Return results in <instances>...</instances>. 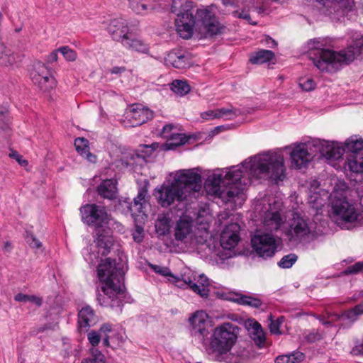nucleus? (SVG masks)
<instances>
[{"label": "nucleus", "mask_w": 363, "mask_h": 363, "mask_svg": "<svg viewBox=\"0 0 363 363\" xmlns=\"http://www.w3.org/2000/svg\"><path fill=\"white\" fill-rule=\"evenodd\" d=\"M125 68L124 67H113L110 72L111 74H120L125 72Z\"/></svg>", "instance_id": "nucleus-63"}, {"label": "nucleus", "mask_w": 363, "mask_h": 363, "mask_svg": "<svg viewBox=\"0 0 363 363\" xmlns=\"http://www.w3.org/2000/svg\"><path fill=\"white\" fill-rule=\"evenodd\" d=\"M164 63L177 69H184L191 65L189 54L181 50L170 51L164 58Z\"/></svg>", "instance_id": "nucleus-21"}, {"label": "nucleus", "mask_w": 363, "mask_h": 363, "mask_svg": "<svg viewBox=\"0 0 363 363\" xmlns=\"http://www.w3.org/2000/svg\"><path fill=\"white\" fill-rule=\"evenodd\" d=\"M9 155L11 158L14 159L22 167H26L28 164V161L16 151H11Z\"/></svg>", "instance_id": "nucleus-55"}, {"label": "nucleus", "mask_w": 363, "mask_h": 363, "mask_svg": "<svg viewBox=\"0 0 363 363\" xmlns=\"http://www.w3.org/2000/svg\"><path fill=\"white\" fill-rule=\"evenodd\" d=\"M262 42L270 48H276L277 45V43L269 36L265 37Z\"/></svg>", "instance_id": "nucleus-61"}, {"label": "nucleus", "mask_w": 363, "mask_h": 363, "mask_svg": "<svg viewBox=\"0 0 363 363\" xmlns=\"http://www.w3.org/2000/svg\"><path fill=\"white\" fill-rule=\"evenodd\" d=\"M27 242L30 247L36 250V252H43L44 248L42 242L37 239L33 235H30L27 237Z\"/></svg>", "instance_id": "nucleus-51"}, {"label": "nucleus", "mask_w": 363, "mask_h": 363, "mask_svg": "<svg viewBox=\"0 0 363 363\" xmlns=\"http://www.w3.org/2000/svg\"><path fill=\"white\" fill-rule=\"evenodd\" d=\"M345 167L354 173H363V154L348 155L345 162Z\"/></svg>", "instance_id": "nucleus-36"}, {"label": "nucleus", "mask_w": 363, "mask_h": 363, "mask_svg": "<svg viewBox=\"0 0 363 363\" xmlns=\"http://www.w3.org/2000/svg\"><path fill=\"white\" fill-rule=\"evenodd\" d=\"M82 220L88 225L96 228V238L93 244L83 251L84 259L90 262H94L97 256L92 257L91 252L93 248L99 247L102 255H106L113 245V237L105 228H108L111 224V217L104 207L96 204H86L80 208ZM100 251H99V253Z\"/></svg>", "instance_id": "nucleus-3"}, {"label": "nucleus", "mask_w": 363, "mask_h": 363, "mask_svg": "<svg viewBox=\"0 0 363 363\" xmlns=\"http://www.w3.org/2000/svg\"><path fill=\"white\" fill-rule=\"evenodd\" d=\"M317 1L330 10V12L333 11L335 13L342 15L352 11L354 7L353 0H317Z\"/></svg>", "instance_id": "nucleus-24"}, {"label": "nucleus", "mask_w": 363, "mask_h": 363, "mask_svg": "<svg viewBox=\"0 0 363 363\" xmlns=\"http://www.w3.org/2000/svg\"><path fill=\"white\" fill-rule=\"evenodd\" d=\"M315 224L308 218L295 215L284 235L292 242H308L315 238Z\"/></svg>", "instance_id": "nucleus-10"}, {"label": "nucleus", "mask_w": 363, "mask_h": 363, "mask_svg": "<svg viewBox=\"0 0 363 363\" xmlns=\"http://www.w3.org/2000/svg\"><path fill=\"white\" fill-rule=\"evenodd\" d=\"M303 353L296 351L291 354L281 355L276 358V363H300L304 359Z\"/></svg>", "instance_id": "nucleus-40"}, {"label": "nucleus", "mask_w": 363, "mask_h": 363, "mask_svg": "<svg viewBox=\"0 0 363 363\" xmlns=\"http://www.w3.org/2000/svg\"><path fill=\"white\" fill-rule=\"evenodd\" d=\"M74 146L80 155H82V152L89 150L88 141L83 138H77L74 141Z\"/></svg>", "instance_id": "nucleus-52"}, {"label": "nucleus", "mask_w": 363, "mask_h": 363, "mask_svg": "<svg viewBox=\"0 0 363 363\" xmlns=\"http://www.w3.org/2000/svg\"><path fill=\"white\" fill-rule=\"evenodd\" d=\"M130 165H132V163L130 162V161H128L127 160H125L123 158L120 160L118 162V164H117L118 167H128Z\"/></svg>", "instance_id": "nucleus-64"}, {"label": "nucleus", "mask_w": 363, "mask_h": 363, "mask_svg": "<svg viewBox=\"0 0 363 363\" xmlns=\"http://www.w3.org/2000/svg\"><path fill=\"white\" fill-rule=\"evenodd\" d=\"M195 16L196 28L204 38L220 33L221 27L213 6H202L198 9L195 6Z\"/></svg>", "instance_id": "nucleus-11"}, {"label": "nucleus", "mask_w": 363, "mask_h": 363, "mask_svg": "<svg viewBox=\"0 0 363 363\" xmlns=\"http://www.w3.org/2000/svg\"><path fill=\"white\" fill-rule=\"evenodd\" d=\"M6 112V111L4 108H0V129L2 130H4L8 127Z\"/></svg>", "instance_id": "nucleus-57"}, {"label": "nucleus", "mask_w": 363, "mask_h": 363, "mask_svg": "<svg viewBox=\"0 0 363 363\" xmlns=\"http://www.w3.org/2000/svg\"><path fill=\"white\" fill-rule=\"evenodd\" d=\"M363 269V262H357L354 264L348 267L344 272L345 274H356Z\"/></svg>", "instance_id": "nucleus-54"}, {"label": "nucleus", "mask_w": 363, "mask_h": 363, "mask_svg": "<svg viewBox=\"0 0 363 363\" xmlns=\"http://www.w3.org/2000/svg\"><path fill=\"white\" fill-rule=\"evenodd\" d=\"M112 332L111 325L109 324H104L98 332L92 330L88 334V340L91 345V347H96L103 339L104 345L106 347L110 346L108 333Z\"/></svg>", "instance_id": "nucleus-26"}, {"label": "nucleus", "mask_w": 363, "mask_h": 363, "mask_svg": "<svg viewBox=\"0 0 363 363\" xmlns=\"http://www.w3.org/2000/svg\"><path fill=\"white\" fill-rule=\"evenodd\" d=\"M307 45L309 50L316 51L313 58V64L322 72L335 73L344 65L351 62L354 57V54L346 55L325 48V43L320 38L311 39Z\"/></svg>", "instance_id": "nucleus-5"}, {"label": "nucleus", "mask_w": 363, "mask_h": 363, "mask_svg": "<svg viewBox=\"0 0 363 363\" xmlns=\"http://www.w3.org/2000/svg\"><path fill=\"white\" fill-rule=\"evenodd\" d=\"M320 143V147H317V153L328 160H338L345 152L343 143L336 141H327L315 139Z\"/></svg>", "instance_id": "nucleus-17"}, {"label": "nucleus", "mask_w": 363, "mask_h": 363, "mask_svg": "<svg viewBox=\"0 0 363 363\" xmlns=\"http://www.w3.org/2000/svg\"><path fill=\"white\" fill-rule=\"evenodd\" d=\"M143 229L140 226H136L134 233H133V239L137 242H140L143 240Z\"/></svg>", "instance_id": "nucleus-58"}, {"label": "nucleus", "mask_w": 363, "mask_h": 363, "mask_svg": "<svg viewBox=\"0 0 363 363\" xmlns=\"http://www.w3.org/2000/svg\"><path fill=\"white\" fill-rule=\"evenodd\" d=\"M155 228L160 235L167 233L170 228V220L166 216H160L156 220Z\"/></svg>", "instance_id": "nucleus-42"}, {"label": "nucleus", "mask_w": 363, "mask_h": 363, "mask_svg": "<svg viewBox=\"0 0 363 363\" xmlns=\"http://www.w3.org/2000/svg\"><path fill=\"white\" fill-rule=\"evenodd\" d=\"M236 116V111L233 108L209 109L201 113V117L205 121H210L220 118L231 120Z\"/></svg>", "instance_id": "nucleus-29"}, {"label": "nucleus", "mask_w": 363, "mask_h": 363, "mask_svg": "<svg viewBox=\"0 0 363 363\" xmlns=\"http://www.w3.org/2000/svg\"><path fill=\"white\" fill-rule=\"evenodd\" d=\"M96 317L89 306L82 308L79 312V325L80 328H87L96 323Z\"/></svg>", "instance_id": "nucleus-34"}, {"label": "nucleus", "mask_w": 363, "mask_h": 363, "mask_svg": "<svg viewBox=\"0 0 363 363\" xmlns=\"http://www.w3.org/2000/svg\"><path fill=\"white\" fill-rule=\"evenodd\" d=\"M123 45L127 48L131 49L140 52H147L148 46L143 40L134 37L131 33V35H128L121 43Z\"/></svg>", "instance_id": "nucleus-35"}, {"label": "nucleus", "mask_w": 363, "mask_h": 363, "mask_svg": "<svg viewBox=\"0 0 363 363\" xmlns=\"http://www.w3.org/2000/svg\"><path fill=\"white\" fill-rule=\"evenodd\" d=\"M150 267L156 273L168 277L169 280L172 281V282H174L175 284H178V282H180V279L175 277L172 272H170L169 269L166 267H162L160 265L156 264H150Z\"/></svg>", "instance_id": "nucleus-45"}, {"label": "nucleus", "mask_w": 363, "mask_h": 363, "mask_svg": "<svg viewBox=\"0 0 363 363\" xmlns=\"http://www.w3.org/2000/svg\"><path fill=\"white\" fill-rule=\"evenodd\" d=\"M14 300L18 302L23 303H30L33 305L39 307L42 305L43 301L42 298L34 295H27L21 293L17 294L14 296Z\"/></svg>", "instance_id": "nucleus-43"}, {"label": "nucleus", "mask_w": 363, "mask_h": 363, "mask_svg": "<svg viewBox=\"0 0 363 363\" xmlns=\"http://www.w3.org/2000/svg\"><path fill=\"white\" fill-rule=\"evenodd\" d=\"M263 214L262 224L265 230L277 231L281 230L284 233L286 216L283 211V204L280 201L274 198L264 199L260 203Z\"/></svg>", "instance_id": "nucleus-9"}, {"label": "nucleus", "mask_w": 363, "mask_h": 363, "mask_svg": "<svg viewBox=\"0 0 363 363\" xmlns=\"http://www.w3.org/2000/svg\"><path fill=\"white\" fill-rule=\"evenodd\" d=\"M345 152L349 155H357L363 154V138L354 135L349 137L343 143Z\"/></svg>", "instance_id": "nucleus-31"}, {"label": "nucleus", "mask_w": 363, "mask_h": 363, "mask_svg": "<svg viewBox=\"0 0 363 363\" xmlns=\"http://www.w3.org/2000/svg\"><path fill=\"white\" fill-rule=\"evenodd\" d=\"M217 294L218 296L223 299L237 302L242 305H248L254 308H259L262 304V302L259 299L255 298L248 296L225 292H218Z\"/></svg>", "instance_id": "nucleus-27"}, {"label": "nucleus", "mask_w": 363, "mask_h": 363, "mask_svg": "<svg viewBox=\"0 0 363 363\" xmlns=\"http://www.w3.org/2000/svg\"><path fill=\"white\" fill-rule=\"evenodd\" d=\"M363 313V303L356 306L354 308L342 313L341 315L337 313H328V321L320 320L323 325L330 324L334 320H342L347 323H352L356 320L359 315Z\"/></svg>", "instance_id": "nucleus-23"}, {"label": "nucleus", "mask_w": 363, "mask_h": 363, "mask_svg": "<svg viewBox=\"0 0 363 363\" xmlns=\"http://www.w3.org/2000/svg\"><path fill=\"white\" fill-rule=\"evenodd\" d=\"M320 143L313 139L295 143L277 150H269L250 157L240 164L213 170L205 182L207 191L224 201L239 197L252 178L282 181L286 177L283 150L288 151L291 167H306L318 155Z\"/></svg>", "instance_id": "nucleus-1"}, {"label": "nucleus", "mask_w": 363, "mask_h": 363, "mask_svg": "<svg viewBox=\"0 0 363 363\" xmlns=\"http://www.w3.org/2000/svg\"><path fill=\"white\" fill-rule=\"evenodd\" d=\"M363 47V38L357 39L354 45H350L347 50L337 51L338 52H343L346 55L354 54V57L351 60L352 62L355 57L360 54L361 48Z\"/></svg>", "instance_id": "nucleus-46"}, {"label": "nucleus", "mask_w": 363, "mask_h": 363, "mask_svg": "<svg viewBox=\"0 0 363 363\" xmlns=\"http://www.w3.org/2000/svg\"><path fill=\"white\" fill-rule=\"evenodd\" d=\"M14 57L9 54V51L0 43V65L7 66L13 64Z\"/></svg>", "instance_id": "nucleus-47"}, {"label": "nucleus", "mask_w": 363, "mask_h": 363, "mask_svg": "<svg viewBox=\"0 0 363 363\" xmlns=\"http://www.w3.org/2000/svg\"><path fill=\"white\" fill-rule=\"evenodd\" d=\"M107 30L113 40L121 43L129 35H131L128 22L123 18L111 20L107 27Z\"/></svg>", "instance_id": "nucleus-20"}, {"label": "nucleus", "mask_w": 363, "mask_h": 363, "mask_svg": "<svg viewBox=\"0 0 363 363\" xmlns=\"http://www.w3.org/2000/svg\"><path fill=\"white\" fill-rule=\"evenodd\" d=\"M299 86L306 91H310L315 88L316 84L311 78H301L298 82Z\"/></svg>", "instance_id": "nucleus-50"}, {"label": "nucleus", "mask_w": 363, "mask_h": 363, "mask_svg": "<svg viewBox=\"0 0 363 363\" xmlns=\"http://www.w3.org/2000/svg\"><path fill=\"white\" fill-rule=\"evenodd\" d=\"M245 325L250 336L257 345H262L265 341V335L261 325L253 319L245 321Z\"/></svg>", "instance_id": "nucleus-30"}, {"label": "nucleus", "mask_w": 363, "mask_h": 363, "mask_svg": "<svg viewBox=\"0 0 363 363\" xmlns=\"http://www.w3.org/2000/svg\"><path fill=\"white\" fill-rule=\"evenodd\" d=\"M171 11L177 14L175 27L177 33L184 39L191 38L196 28L195 4L190 1L173 0Z\"/></svg>", "instance_id": "nucleus-6"}, {"label": "nucleus", "mask_w": 363, "mask_h": 363, "mask_svg": "<svg viewBox=\"0 0 363 363\" xmlns=\"http://www.w3.org/2000/svg\"><path fill=\"white\" fill-rule=\"evenodd\" d=\"M319 182L317 180H313L308 186V203L312 208L317 210L324 206L325 201L329 198L328 192L319 188Z\"/></svg>", "instance_id": "nucleus-19"}, {"label": "nucleus", "mask_w": 363, "mask_h": 363, "mask_svg": "<svg viewBox=\"0 0 363 363\" xmlns=\"http://www.w3.org/2000/svg\"><path fill=\"white\" fill-rule=\"evenodd\" d=\"M83 157L87 160L89 162L91 163H95L96 162V157L94 154L91 153L89 150L86 151L82 152L81 155Z\"/></svg>", "instance_id": "nucleus-60"}, {"label": "nucleus", "mask_w": 363, "mask_h": 363, "mask_svg": "<svg viewBox=\"0 0 363 363\" xmlns=\"http://www.w3.org/2000/svg\"><path fill=\"white\" fill-rule=\"evenodd\" d=\"M240 225L233 223L227 225L221 233L220 243L225 250L233 249L240 241Z\"/></svg>", "instance_id": "nucleus-18"}, {"label": "nucleus", "mask_w": 363, "mask_h": 363, "mask_svg": "<svg viewBox=\"0 0 363 363\" xmlns=\"http://www.w3.org/2000/svg\"><path fill=\"white\" fill-rule=\"evenodd\" d=\"M171 89L174 93L183 96L190 91V86L186 81L174 80L171 84Z\"/></svg>", "instance_id": "nucleus-44"}, {"label": "nucleus", "mask_w": 363, "mask_h": 363, "mask_svg": "<svg viewBox=\"0 0 363 363\" xmlns=\"http://www.w3.org/2000/svg\"><path fill=\"white\" fill-rule=\"evenodd\" d=\"M280 240L268 233L257 232L251 239L252 247L262 257H271L277 250Z\"/></svg>", "instance_id": "nucleus-13"}, {"label": "nucleus", "mask_w": 363, "mask_h": 363, "mask_svg": "<svg viewBox=\"0 0 363 363\" xmlns=\"http://www.w3.org/2000/svg\"><path fill=\"white\" fill-rule=\"evenodd\" d=\"M239 333L240 328L231 323L216 326L211 337L209 350L217 355L227 353L235 344Z\"/></svg>", "instance_id": "nucleus-7"}, {"label": "nucleus", "mask_w": 363, "mask_h": 363, "mask_svg": "<svg viewBox=\"0 0 363 363\" xmlns=\"http://www.w3.org/2000/svg\"><path fill=\"white\" fill-rule=\"evenodd\" d=\"M159 147H160L161 149H162V145H160L159 143H154L150 145H145V150L144 151L146 154L147 155H151L152 152L154 151V150H156L157 149H158Z\"/></svg>", "instance_id": "nucleus-59"}, {"label": "nucleus", "mask_w": 363, "mask_h": 363, "mask_svg": "<svg viewBox=\"0 0 363 363\" xmlns=\"http://www.w3.org/2000/svg\"><path fill=\"white\" fill-rule=\"evenodd\" d=\"M192 218L186 214L177 221L174 227V238L177 240H184L192 231Z\"/></svg>", "instance_id": "nucleus-25"}, {"label": "nucleus", "mask_w": 363, "mask_h": 363, "mask_svg": "<svg viewBox=\"0 0 363 363\" xmlns=\"http://www.w3.org/2000/svg\"><path fill=\"white\" fill-rule=\"evenodd\" d=\"M81 363H106V357L96 347H91L89 356L83 359Z\"/></svg>", "instance_id": "nucleus-41"}, {"label": "nucleus", "mask_w": 363, "mask_h": 363, "mask_svg": "<svg viewBox=\"0 0 363 363\" xmlns=\"http://www.w3.org/2000/svg\"><path fill=\"white\" fill-rule=\"evenodd\" d=\"M67 61H74L77 59V53L74 50L67 46H63L57 50Z\"/></svg>", "instance_id": "nucleus-49"}, {"label": "nucleus", "mask_w": 363, "mask_h": 363, "mask_svg": "<svg viewBox=\"0 0 363 363\" xmlns=\"http://www.w3.org/2000/svg\"><path fill=\"white\" fill-rule=\"evenodd\" d=\"M352 353L354 355L363 354V342L362 344L355 346L352 349Z\"/></svg>", "instance_id": "nucleus-62"}, {"label": "nucleus", "mask_w": 363, "mask_h": 363, "mask_svg": "<svg viewBox=\"0 0 363 363\" xmlns=\"http://www.w3.org/2000/svg\"><path fill=\"white\" fill-rule=\"evenodd\" d=\"M176 128L171 124L166 125L163 127L162 131V136L164 138L167 139L172 133H175Z\"/></svg>", "instance_id": "nucleus-56"}, {"label": "nucleus", "mask_w": 363, "mask_h": 363, "mask_svg": "<svg viewBox=\"0 0 363 363\" xmlns=\"http://www.w3.org/2000/svg\"><path fill=\"white\" fill-rule=\"evenodd\" d=\"M191 333L201 342H203L208 334V315L206 311L201 310L193 313L189 318Z\"/></svg>", "instance_id": "nucleus-14"}, {"label": "nucleus", "mask_w": 363, "mask_h": 363, "mask_svg": "<svg viewBox=\"0 0 363 363\" xmlns=\"http://www.w3.org/2000/svg\"><path fill=\"white\" fill-rule=\"evenodd\" d=\"M363 203V195L361 198ZM332 216L338 225L363 224V211L359 204L345 199H338L332 203Z\"/></svg>", "instance_id": "nucleus-8"}, {"label": "nucleus", "mask_w": 363, "mask_h": 363, "mask_svg": "<svg viewBox=\"0 0 363 363\" xmlns=\"http://www.w3.org/2000/svg\"><path fill=\"white\" fill-rule=\"evenodd\" d=\"M297 256L295 254H289L283 257L279 262V266L284 269L290 268L296 262Z\"/></svg>", "instance_id": "nucleus-48"}, {"label": "nucleus", "mask_w": 363, "mask_h": 363, "mask_svg": "<svg viewBox=\"0 0 363 363\" xmlns=\"http://www.w3.org/2000/svg\"><path fill=\"white\" fill-rule=\"evenodd\" d=\"M187 141L186 137L184 134L179 133H172L167 139V142L162 144V150H169L177 146L184 145Z\"/></svg>", "instance_id": "nucleus-37"}, {"label": "nucleus", "mask_w": 363, "mask_h": 363, "mask_svg": "<svg viewBox=\"0 0 363 363\" xmlns=\"http://www.w3.org/2000/svg\"><path fill=\"white\" fill-rule=\"evenodd\" d=\"M186 285L201 297L207 298L208 296L210 283L208 279L203 274L197 277L194 276L193 279L190 277H184L177 284V286L181 288L184 287Z\"/></svg>", "instance_id": "nucleus-16"}, {"label": "nucleus", "mask_w": 363, "mask_h": 363, "mask_svg": "<svg viewBox=\"0 0 363 363\" xmlns=\"http://www.w3.org/2000/svg\"><path fill=\"white\" fill-rule=\"evenodd\" d=\"M212 221V216L208 211L201 209L198 212L196 218V224L201 230H206L209 228V224Z\"/></svg>", "instance_id": "nucleus-39"}, {"label": "nucleus", "mask_w": 363, "mask_h": 363, "mask_svg": "<svg viewBox=\"0 0 363 363\" xmlns=\"http://www.w3.org/2000/svg\"><path fill=\"white\" fill-rule=\"evenodd\" d=\"M269 318L271 320V323L269 325V330H270L271 333L276 334V335H280L281 332H280L279 328H280V325L281 323V320L277 319V320H273L272 319V315H269Z\"/></svg>", "instance_id": "nucleus-53"}, {"label": "nucleus", "mask_w": 363, "mask_h": 363, "mask_svg": "<svg viewBox=\"0 0 363 363\" xmlns=\"http://www.w3.org/2000/svg\"><path fill=\"white\" fill-rule=\"evenodd\" d=\"M160 6L155 0H129V7L138 14L149 13Z\"/></svg>", "instance_id": "nucleus-28"}, {"label": "nucleus", "mask_w": 363, "mask_h": 363, "mask_svg": "<svg viewBox=\"0 0 363 363\" xmlns=\"http://www.w3.org/2000/svg\"><path fill=\"white\" fill-rule=\"evenodd\" d=\"M225 6H235L240 9L233 12L234 16L247 20L251 24L256 22L251 21V16L261 14L267 8V4L263 0H223Z\"/></svg>", "instance_id": "nucleus-12"}, {"label": "nucleus", "mask_w": 363, "mask_h": 363, "mask_svg": "<svg viewBox=\"0 0 363 363\" xmlns=\"http://www.w3.org/2000/svg\"><path fill=\"white\" fill-rule=\"evenodd\" d=\"M98 192L104 199H114L117 193L116 183L112 179L104 180L98 186Z\"/></svg>", "instance_id": "nucleus-33"}, {"label": "nucleus", "mask_w": 363, "mask_h": 363, "mask_svg": "<svg viewBox=\"0 0 363 363\" xmlns=\"http://www.w3.org/2000/svg\"><path fill=\"white\" fill-rule=\"evenodd\" d=\"M274 53L268 50H259L253 52L250 57L252 64H263L274 58Z\"/></svg>", "instance_id": "nucleus-38"}, {"label": "nucleus", "mask_w": 363, "mask_h": 363, "mask_svg": "<svg viewBox=\"0 0 363 363\" xmlns=\"http://www.w3.org/2000/svg\"><path fill=\"white\" fill-rule=\"evenodd\" d=\"M148 186L149 182L145 180L143 186L140 187L138 195L134 199L133 205L130 207V211H133V208H135L138 212H142L143 208L147 203L149 199Z\"/></svg>", "instance_id": "nucleus-32"}, {"label": "nucleus", "mask_w": 363, "mask_h": 363, "mask_svg": "<svg viewBox=\"0 0 363 363\" xmlns=\"http://www.w3.org/2000/svg\"><path fill=\"white\" fill-rule=\"evenodd\" d=\"M33 82L43 91H49L55 87L56 82L46 66L42 63L35 65L30 73Z\"/></svg>", "instance_id": "nucleus-15"}, {"label": "nucleus", "mask_w": 363, "mask_h": 363, "mask_svg": "<svg viewBox=\"0 0 363 363\" xmlns=\"http://www.w3.org/2000/svg\"><path fill=\"white\" fill-rule=\"evenodd\" d=\"M99 247L93 248L91 252L93 258H94V255L98 257L94 262H90L89 261L88 262L94 264L100 259L97 268V274L100 281L103 284L101 286L103 292L107 296V298L110 299V301H104L101 304L113 307L116 305L115 301L118 299V295L123 292L125 270L123 266H117L116 261L110 257L103 259V257H106L110 252L104 255L101 250L99 253ZM109 251H111V249ZM86 261L87 262L86 259Z\"/></svg>", "instance_id": "nucleus-4"}, {"label": "nucleus", "mask_w": 363, "mask_h": 363, "mask_svg": "<svg viewBox=\"0 0 363 363\" xmlns=\"http://www.w3.org/2000/svg\"><path fill=\"white\" fill-rule=\"evenodd\" d=\"M127 117L133 126L140 125L152 118L153 113L141 105H133L127 113Z\"/></svg>", "instance_id": "nucleus-22"}, {"label": "nucleus", "mask_w": 363, "mask_h": 363, "mask_svg": "<svg viewBox=\"0 0 363 363\" xmlns=\"http://www.w3.org/2000/svg\"><path fill=\"white\" fill-rule=\"evenodd\" d=\"M167 182L155 189V196L162 207H168L175 201H189L201 189L200 169L172 172Z\"/></svg>", "instance_id": "nucleus-2"}]
</instances>
